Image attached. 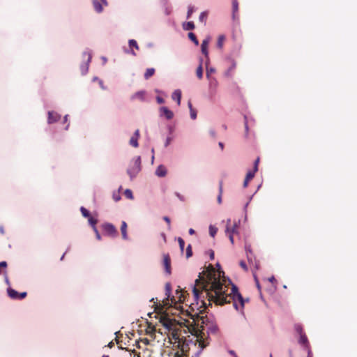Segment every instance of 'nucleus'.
<instances>
[{
    "mask_svg": "<svg viewBox=\"0 0 357 357\" xmlns=\"http://www.w3.org/2000/svg\"><path fill=\"white\" fill-rule=\"evenodd\" d=\"M238 293H240L238 287L235 284H232L231 292L230 294H227V296H234L238 294Z\"/></svg>",
    "mask_w": 357,
    "mask_h": 357,
    "instance_id": "nucleus-37",
    "label": "nucleus"
},
{
    "mask_svg": "<svg viewBox=\"0 0 357 357\" xmlns=\"http://www.w3.org/2000/svg\"><path fill=\"white\" fill-rule=\"evenodd\" d=\"M210 38H205L202 43L201 50L203 54L205 55L206 57H208V45L209 43Z\"/></svg>",
    "mask_w": 357,
    "mask_h": 357,
    "instance_id": "nucleus-13",
    "label": "nucleus"
},
{
    "mask_svg": "<svg viewBox=\"0 0 357 357\" xmlns=\"http://www.w3.org/2000/svg\"><path fill=\"white\" fill-rule=\"evenodd\" d=\"M239 225H240V220H238V222H235L232 226L231 225L229 227V232H228L227 234H238V228L239 227Z\"/></svg>",
    "mask_w": 357,
    "mask_h": 357,
    "instance_id": "nucleus-21",
    "label": "nucleus"
},
{
    "mask_svg": "<svg viewBox=\"0 0 357 357\" xmlns=\"http://www.w3.org/2000/svg\"><path fill=\"white\" fill-rule=\"evenodd\" d=\"M156 101L158 104H163L165 102V100L164 98H162V97L160 96H157L156 97Z\"/></svg>",
    "mask_w": 357,
    "mask_h": 357,
    "instance_id": "nucleus-53",
    "label": "nucleus"
},
{
    "mask_svg": "<svg viewBox=\"0 0 357 357\" xmlns=\"http://www.w3.org/2000/svg\"><path fill=\"white\" fill-rule=\"evenodd\" d=\"M201 62H202V61H201ZM196 74L199 79H202L203 77V69H202V63H200L199 66L197 68Z\"/></svg>",
    "mask_w": 357,
    "mask_h": 357,
    "instance_id": "nucleus-28",
    "label": "nucleus"
},
{
    "mask_svg": "<svg viewBox=\"0 0 357 357\" xmlns=\"http://www.w3.org/2000/svg\"><path fill=\"white\" fill-rule=\"evenodd\" d=\"M295 330L298 333H299V335L304 334L303 332V327L301 324H296Z\"/></svg>",
    "mask_w": 357,
    "mask_h": 357,
    "instance_id": "nucleus-43",
    "label": "nucleus"
},
{
    "mask_svg": "<svg viewBox=\"0 0 357 357\" xmlns=\"http://www.w3.org/2000/svg\"><path fill=\"white\" fill-rule=\"evenodd\" d=\"M172 98L176 101L178 105H179L181 104V91L180 89H176L172 94Z\"/></svg>",
    "mask_w": 357,
    "mask_h": 357,
    "instance_id": "nucleus-15",
    "label": "nucleus"
},
{
    "mask_svg": "<svg viewBox=\"0 0 357 357\" xmlns=\"http://www.w3.org/2000/svg\"><path fill=\"white\" fill-rule=\"evenodd\" d=\"M215 72V70L214 68L212 67H206V78H212L213 76L211 75V73H213Z\"/></svg>",
    "mask_w": 357,
    "mask_h": 357,
    "instance_id": "nucleus-34",
    "label": "nucleus"
},
{
    "mask_svg": "<svg viewBox=\"0 0 357 357\" xmlns=\"http://www.w3.org/2000/svg\"><path fill=\"white\" fill-rule=\"evenodd\" d=\"M146 91L144 90L139 91L131 96V100L139 99L141 101L145 100Z\"/></svg>",
    "mask_w": 357,
    "mask_h": 357,
    "instance_id": "nucleus-12",
    "label": "nucleus"
},
{
    "mask_svg": "<svg viewBox=\"0 0 357 357\" xmlns=\"http://www.w3.org/2000/svg\"><path fill=\"white\" fill-rule=\"evenodd\" d=\"M207 17H208L207 11L202 12L199 17V22L202 23H204L205 24L206 22Z\"/></svg>",
    "mask_w": 357,
    "mask_h": 357,
    "instance_id": "nucleus-25",
    "label": "nucleus"
},
{
    "mask_svg": "<svg viewBox=\"0 0 357 357\" xmlns=\"http://www.w3.org/2000/svg\"><path fill=\"white\" fill-rule=\"evenodd\" d=\"M207 79L208 80V96L212 100L216 94L218 82L215 77Z\"/></svg>",
    "mask_w": 357,
    "mask_h": 357,
    "instance_id": "nucleus-3",
    "label": "nucleus"
},
{
    "mask_svg": "<svg viewBox=\"0 0 357 357\" xmlns=\"http://www.w3.org/2000/svg\"><path fill=\"white\" fill-rule=\"evenodd\" d=\"M128 45H129V46H130V47H134V48H135V49H137V50H138V49H139V46H138V45H137V41H136L135 40H134V39H130V40H129V41H128Z\"/></svg>",
    "mask_w": 357,
    "mask_h": 357,
    "instance_id": "nucleus-36",
    "label": "nucleus"
},
{
    "mask_svg": "<svg viewBox=\"0 0 357 357\" xmlns=\"http://www.w3.org/2000/svg\"><path fill=\"white\" fill-rule=\"evenodd\" d=\"M175 195L182 202H184L185 201V197L181 195L179 192H175Z\"/></svg>",
    "mask_w": 357,
    "mask_h": 357,
    "instance_id": "nucleus-52",
    "label": "nucleus"
},
{
    "mask_svg": "<svg viewBox=\"0 0 357 357\" xmlns=\"http://www.w3.org/2000/svg\"><path fill=\"white\" fill-rule=\"evenodd\" d=\"M171 284L169 283H166L165 284V295L167 296V299H169L171 295Z\"/></svg>",
    "mask_w": 357,
    "mask_h": 357,
    "instance_id": "nucleus-31",
    "label": "nucleus"
},
{
    "mask_svg": "<svg viewBox=\"0 0 357 357\" xmlns=\"http://www.w3.org/2000/svg\"><path fill=\"white\" fill-rule=\"evenodd\" d=\"M196 10V8L194 6L189 5L188 7V12H187V18H190L192 13Z\"/></svg>",
    "mask_w": 357,
    "mask_h": 357,
    "instance_id": "nucleus-29",
    "label": "nucleus"
},
{
    "mask_svg": "<svg viewBox=\"0 0 357 357\" xmlns=\"http://www.w3.org/2000/svg\"><path fill=\"white\" fill-rule=\"evenodd\" d=\"M190 118L193 120L196 119L197 118V111L195 109H191V111H190Z\"/></svg>",
    "mask_w": 357,
    "mask_h": 357,
    "instance_id": "nucleus-45",
    "label": "nucleus"
},
{
    "mask_svg": "<svg viewBox=\"0 0 357 357\" xmlns=\"http://www.w3.org/2000/svg\"><path fill=\"white\" fill-rule=\"evenodd\" d=\"M141 164L142 160L140 156H136L130 161L128 168L127 169V174L131 180L135 178L141 171Z\"/></svg>",
    "mask_w": 357,
    "mask_h": 357,
    "instance_id": "nucleus-2",
    "label": "nucleus"
},
{
    "mask_svg": "<svg viewBox=\"0 0 357 357\" xmlns=\"http://www.w3.org/2000/svg\"><path fill=\"white\" fill-rule=\"evenodd\" d=\"M93 8L95 9V10L98 13H100L102 12L103 10V6H108V3H107V0H93Z\"/></svg>",
    "mask_w": 357,
    "mask_h": 357,
    "instance_id": "nucleus-7",
    "label": "nucleus"
},
{
    "mask_svg": "<svg viewBox=\"0 0 357 357\" xmlns=\"http://www.w3.org/2000/svg\"><path fill=\"white\" fill-rule=\"evenodd\" d=\"M235 67H236V63H235V62H233V63H232L231 66V67L229 68V70L226 72L225 75H226L227 76H229V72H230L231 70H234V69L235 68Z\"/></svg>",
    "mask_w": 357,
    "mask_h": 357,
    "instance_id": "nucleus-50",
    "label": "nucleus"
},
{
    "mask_svg": "<svg viewBox=\"0 0 357 357\" xmlns=\"http://www.w3.org/2000/svg\"><path fill=\"white\" fill-rule=\"evenodd\" d=\"M121 231L123 239L128 240V234H127V224L125 221H123L121 222Z\"/></svg>",
    "mask_w": 357,
    "mask_h": 357,
    "instance_id": "nucleus-20",
    "label": "nucleus"
},
{
    "mask_svg": "<svg viewBox=\"0 0 357 357\" xmlns=\"http://www.w3.org/2000/svg\"><path fill=\"white\" fill-rule=\"evenodd\" d=\"M207 252L209 255L210 259L213 260L214 259V252H213V250H209Z\"/></svg>",
    "mask_w": 357,
    "mask_h": 357,
    "instance_id": "nucleus-56",
    "label": "nucleus"
},
{
    "mask_svg": "<svg viewBox=\"0 0 357 357\" xmlns=\"http://www.w3.org/2000/svg\"><path fill=\"white\" fill-rule=\"evenodd\" d=\"M160 322L168 331H171L172 329L173 324L171 319L167 318H161L160 319Z\"/></svg>",
    "mask_w": 357,
    "mask_h": 357,
    "instance_id": "nucleus-14",
    "label": "nucleus"
},
{
    "mask_svg": "<svg viewBox=\"0 0 357 357\" xmlns=\"http://www.w3.org/2000/svg\"><path fill=\"white\" fill-rule=\"evenodd\" d=\"M228 353L231 355L233 357H235V356H237L236 352L234 350H229Z\"/></svg>",
    "mask_w": 357,
    "mask_h": 357,
    "instance_id": "nucleus-64",
    "label": "nucleus"
},
{
    "mask_svg": "<svg viewBox=\"0 0 357 357\" xmlns=\"http://www.w3.org/2000/svg\"><path fill=\"white\" fill-rule=\"evenodd\" d=\"M61 118V115L56 112H48V123L51 124L58 121Z\"/></svg>",
    "mask_w": 357,
    "mask_h": 357,
    "instance_id": "nucleus-10",
    "label": "nucleus"
},
{
    "mask_svg": "<svg viewBox=\"0 0 357 357\" xmlns=\"http://www.w3.org/2000/svg\"><path fill=\"white\" fill-rule=\"evenodd\" d=\"M89 220V225L91 226V227L93 228V229H94V227H96V225L97 224L98 222V220L90 216L89 218H88Z\"/></svg>",
    "mask_w": 357,
    "mask_h": 357,
    "instance_id": "nucleus-32",
    "label": "nucleus"
},
{
    "mask_svg": "<svg viewBox=\"0 0 357 357\" xmlns=\"http://www.w3.org/2000/svg\"><path fill=\"white\" fill-rule=\"evenodd\" d=\"M80 211L84 218H89L91 216L89 211L84 206L80 208Z\"/></svg>",
    "mask_w": 357,
    "mask_h": 357,
    "instance_id": "nucleus-35",
    "label": "nucleus"
},
{
    "mask_svg": "<svg viewBox=\"0 0 357 357\" xmlns=\"http://www.w3.org/2000/svg\"><path fill=\"white\" fill-rule=\"evenodd\" d=\"M248 204H249V202H248L245 206H244V208H243V211L245 213V220H247V208L248 206Z\"/></svg>",
    "mask_w": 357,
    "mask_h": 357,
    "instance_id": "nucleus-54",
    "label": "nucleus"
},
{
    "mask_svg": "<svg viewBox=\"0 0 357 357\" xmlns=\"http://www.w3.org/2000/svg\"><path fill=\"white\" fill-rule=\"evenodd\" d=\"M232 9H233V17L235 16V13L238 11V3L237 0H233L232 1Z\"/></svg>",
    "mask_w": 357,
    "mask_h": 357,
    "instance_id": "nucleus-33",
    "label": "nucleus"
},
{
    "mask_svg": "<svg viewBox=\"0 0 357 357\" xmlns=\"http://www.w3.org/2000/svg\"><path fill=\"white\" fill-rule=\"evenodd\" d=\"M298 342L299 344L304 345L306 349L310 348L309 342L305 333L300 335V339Z\"/></svg>",
    "mask_w": 357,
    "mask_h": 357,
    "instance_id": "nucleus-17",
    "label": "nucleus"
},
{
    "mask_svg": "<svg viewBox=\"0 0 357 357\" xmlns=\"http://www.w3.org/2000/svg\"><path fill=\"white\" fill-rule=\"evenodd\" d=\"M172 140V137L168 136V137L166 138V140H165V147H167V146L169 145V144L171 143Z\"/></svg>",
    "mask_w": 357,
    "mask_h": 357,
    "instance_id": "nucleus-49",
    "label": "nucleus"
},
{
    "mask_svg": "<svg viewBox=\"0 0 357 357\" xmlns=\"http://www.w3.org/2000/svg\"><path fill=\"white\" fill-rule=\"evenodd\" d=\"M125 196L129 199H133L132 192L130 189H126L124 192Z\"/></svg>",
    "mask_w": 357,
    "mask_h": 357,
    "instance_id": "nucleus-39",
    "label": "nucleus"
},
{
    "mask_svg": "<svg viewBox=\"0 0 357 357\" xmlns=\"http://www.w3.org/2000/svg\"><path fill=\"white\" fill-rule=\"evenodd\" d=\"M7 292H8V295L9 296V297L10 298L14 299V300L19 299V293L16 290H15L12 288H8Z\"/></svg>",
    "mask_w": 357,
    "mask_h": 357,
    "instance_id": "nucleus-18",
    "label": "nucleus"
},
{
    "mask_svg": "<svg viewBox=\"0 0 357 357\" xmlns=\"http://www.w3.org/2000/svg\"><path fill=\"white\" fill-rule=\"evenodd\" d=\"M231 226V219L228 218L227 220V225L225 228V233L229 232V227Z\"/></svg>",
    "mask_w": 357,
    "mask_h": 357,
    "instance_id": "nucleus-46",
    "label": "nucleus"
},
{
    "mask_svg": "<svg viewBox=\"0 0 357 357\" xmlns=\"http://www.w3.org/2000/svg\"><path fill=\"white\" fill-rule=\"evenodd\" d=\"M209 331L211 333H215L218 331V327L217 326H212L211 328H209Z\"/></svg>",
    "mask_w": 357,
    "mask_h": 357,
    "instance_id": "nucleus-57",
    "label": "nucleus"
},
{
    "mask_svg": "<svg viewBox=\"0 0 357 357\" xmlns=\"http://www.w3.org/2000/svg\"><path fill=\"white\" fill-rule=\"evenodd\" d=\"M245 252H246L247 259H248V262L249 263H252V249H251L250 245L245 243Z\"/></svg>",
    "mask_w": 357,
    "mask_h": 357,
    "instance_id": "nucleus-19",
    "label": "nucleus"
},
{
    "mask_svg": "<svg viewBox=\"0 0 357 357\" xmlns=\"http://www.w3.org/2000/svg\"><path fill=\"white\" fill-rule=\"evenodd\" d=\"M208 229L211 236L214 237L217 234L218 228L213 225H210Z\"/></svg>",
    "mask_w": 357,
    "mask_h": 357,
    "instance_id": "nucleus-30",
    "label": "nucleus"
},
{
    "mask_svg": "<svg viewBox=\"0 0 357 357\" xmlns=\"http://www.w3.org/2000/svg\"><path fill=\"white\" fill-rule=\"evenodd\" d=\"M4 275H5V282L6 283L8 284V285H10V281L8 280V278L7 276V273L6 271L4 272Z\"/></svg>",
    "mask_w": 357,
    "mask_h": 357,
    "instance_id": "nucleus-62",
    "label": "nucleus"
},
{
    "mask_svg": "<svg viewBox=\"0 0 357 357\" xmlns=\"http://www.w3.org/2000/svg\"><path fill=\"white\" fill-rule=\"evenodd\" d=\"M113 199L115 202H118L121 199V197L119 195H116V194H114L113 195Z\"/></svg>",
    "mask_w": 357,
    "mask_h": 357,
    "instance_id": "nucleus-60",
    "label": "nucleus"
},
{
    "mask_svg": "<svg viewBox=\"0 0 357 357\" xmlns=\"http://www.w3.org/2000/svg\"><path fill=\"white\" fill-rule=\"evenodd\" d=\"M155 73V69L153 68H147L144 73V79H149Z\"/></svg>",
    "mask_w": 357,
    "mask_h": 357,
    "instance_id": "nucleus-23",
    "label": "nucleus"
},
{
    "mask_svg": "<svg viewBox=\"0 0 357 357\" xmlns=\"http://www.w3.org/2000/svg\"><path fill=\"white\" fill-rule=\"evenodd\" d=\"M254 172L249 171L245 176V181L243 182V187L246 188L248 186V182L250 180H251L255 176Z\"/></svg>",
    "mask_w": 357,
    "mask_h": 357,
    "instance_id": "nucleus-22",
    "label": "nucleus"
},
{
    "mask_svg": "<svg viewBox=\"0 0 357 357\" xmlns=\"http://www.w3.org/2000/svg\"><path fill=\"white\" fill-rule=\"evenodd\" d=\"M192 255V246L189 244L186 248V257L189 258Z\"/></svg>",
    "mask_w": 357,
    "mask_h": 357,
    "instance_id": "nucleus-42",
    "label": "nucleus"
},
{
    "mask_svg": "<svg viewBox=\"0 0 357 357\" xmlns=\"http://www.w3.org/2000/svg\"><path fill=\"white\" fill-rule=\"evenodd\" d=\"M307 357H312V352L310 348L307 349Z\"/></svg>",
    "mask_w": 357,
    "mask_h": 357,
    "instance_id": "nucleus-63",
    "label": "nucleus"
},
{
    "mask_svg": "<svg viewBox=\"0 0 357 357\" xmlns=\"http://www.w3.org/2000/svg\"><path fill=\"white\" fill-rule=\"evenodd\" d=\"M159 116L167 120H171L174 117V112L168 107L163 106L159 108Z\"/></svg>",
    "mask_w": 357,
    "mask_h": 357,
    "instance_id": "nucleus-6",
    "label": "nucleus"
},
{
    "mask_svg": "<svg viewBox=\"0 0 357 357\" xmlns=\"http://www.w3.org/2000/svg\"><path fill=\"white\" fill-rule=\"evenodd\" d=\"M102 228L105 235L116 237L118 234L116 227L111 223H104Z\"/></svg>",
    "mask_w": 357,
    "mask_h": 357,
    "instance_id": "nucleus-4",
    "label": "nucleus"
},
{
    "mask_svg": "<svg viewBox=\"0 0 357 357\" xmlns=\"http://www.w3.org/2000/svg\"><path fill=\"white\" fill-rule=\"evenodd\" d=\"M83 56H84V58L86 56V62H83L80 65V70H81L82 75H84L88 73L89 66V63L91 61L92 55L89 52H84Z\"/></svg>",
    "mask_w": 357,
    "mask_h": 357,
    "instance_id": "nucleus-5",
    "label": "nucleus"
},
{
    "mask_svg": "<svg viewBox=\"0 0 357 357\" xmlns=\"http://www.w3.org/2000/svg\"><path fill=\"white\" fill-rule=\"evenodd\" d=\"M197 342H199V347H200L199 349L195 354V357H199L201 353L202 352L203 349L207 346L208 344L204 343V342L201 341L199 337H197L196 340Z\"/></svg>",
    "mask_w": 357,
    "mask_h": 357,
    "instance_id": "nucleus-16",
    "label": "nucleus"
},
{
    "mask_svg": "<svg viewBox=\"0 0 357 357\" xmlns=\"http://www.w3.org/2000/svg\"><path fill=\"white\" fill-rule=\"evenodd\" d=\"M163 220L167 223V225H168V229H170V228H171L170 218L168 216H164L163 217Z\"/></svg>",
    "mask_w": 357,
    "mask_h": 357,
    "instance_id": "nucleus-48",
    "label": "nucleus"
},
{
    "mask_svg": "<svg viewBox=\"0 0 357 357\" xmlns=\"http://www.w3.org/2000/svg\"><path fill=\"white\" fill-rule=\"evenodd\" d=\"M163 265L165 273L168 275L171 274V259L168 254L163 255Z\"/></svg>",
    "mask_w": 357,
    "mask_h": 357,
    "instance_id": "nucleus-8",
    "label": "nucleus"
},
{
    "mask_svg": "<svg viewBox=\"0 0 357 357\" xmlns=\"http://www.w3.org/2000/svg\"><path fill=\"white\" fill-rule=\"evenodd\" d=\"M224 40H225V36H220L218 37V43H217V47L218 48H222V47Z\"/></svg>",
    "mask_w": 357,
    "mask_h": 357,
    "instance_id": "nucleus-40",
    "label": "nucleus"
},
{
    "mask_svg": "<svg viewBox=\"0 0 357 357\" xmlns=\"http://www.w3.org/2000/svg\"><path fill=\"white\" fill-rule=\"evenodd\" d=\"M195 283L196 285L200 286L202 297L208 300L209 305H211V302L222 305L230 303V301L232 300L233 305L236 310H239V308L243 309L245 299L241 293H238L234 296H227V287L224 286L219 280L214 278L212 281H206L199 273V278L195 280Z\"/></svg>",
    "mask_w": 357,
    "mask_h": 357,
    "instance_id": "nucleus-1",
    "label": "nucleus"
},
{
    "mask_svg": "<svg viewBox=\"0 0 357 357\" xmlns=\"http://www.w3.org/2000/svg\"><path fill=\"white\" fill-rule=\"evenodd\" d=\"M254 278H255V282H256V285H257V287L259 290H260L261 289V286L259 284V280L257 278V276L254 274Z\"/></svg>",
    "mask_w": 357,
    "mask_h": 357,
    "instance_id": "nucleus-59",
    "label": "nucleus"
},
{
    "mask_svg": "<svg viewBox=\"0 0 357 357\" xmlns=\"http://www.w3.org/2000/svg\"><path fill=\"white\" fill-rule=\"evenodd\" d=\"M259 158H257L255 160L253 170H250L251 172H254L255 174L258 171V164H259Z\"/></svg>",
    "mask_w": 357,
    "mask_h": 357,
    "instance_id": "nucleus-44",
    "label": "nucleus"
},
{
    "mask_svg": "<svg viewBox=\"0 0 357 357\" xmlns=\"http://www.w3.org/2000/svg\"><path fill=\"white\" fill-rule=\"evenodd\" d=\"M26 294H27L25 291L19 293V299L18 300H22V299L24 298L26 296Z\"/></svg>",
    "mask_w": 357,
    "mask_h": 357,
    "instance_id": "nucleus-55",
    "label": "nucleus"
},
{
    "mask_svg": "<svg viewBox=\"0 0 357 357\" xmlns=\"http://www.w3.org/2000/svg\"><path fill=\"white\" fill-rule=\"evenodd\" d=\"M139 130L138 129H137L133 135L130 137V141H129V144L132 146V147H135V148H137L139 146V143H138V139L139 138Z\"/></svg>",
    "mask_w": 357,
    "mask_h": 357,
    "instance_id": "nucleus-9",
    "label": "nucleus"
},
{
    "mask_svg": "<svg viewBox=\"0 0 357 357\" xmlns=\"http://www.w3.org/2000/svg\"><path fill=\"white\" fill-rule=\"evenodd\" d=\"M239 264L245 271H248V266L244 261H241Z\"/></svg>",
    "mask_w": 357,
    "mask_h": 357,
    "instance_id": "nucleus-51",
    "label": "nucleus"
},
{
    "mask_svg": "<svg viewBox=\"0 0 357 357\" xmlns=\"http://www.w3.org/2000/svg\"><path fill=\"white\" fill-rule=\"evenodd\" d=\"M222 181H220L219 182V195L217 197V201L218 202V204H221L222 203Z\"/></svg>",
    "mask_w": 357,
    "mask_h": 357,
    "instance_id": "nucleus-26",
    "label": "nucleus"
},
{
    "mask_svg": "<svg viewBox=\"0 0 357 357\" xmlns=\"http://www.w3.org/2000/svg\"><path fill=\"white\" fill-rule=\"evenodd\" d=\"M167 170L166 167L162 165H160L157 167L155 172V175L160 178L165 177L167 175Z\"/></svg>",
    "mask_w": 357,
    "mask_h": 357,
    "instance_id": "nucleus-11",
    "label": "nucleus"
},
{
    "mask_svg": "<svg viewBox=\"0 0 357 357\" xmlns=\"http://www.w3.org/2000/svg\"><path fill=\"white\" fill-rule=\"evenodd\" d=\"M183 28L184 30H193L195 29V24L192 21L183 23Z\"/></svg>",
    "mask_w": 357,
    "mask_h": 357,
    "instance_id": "nucleus-24",
    "label": "nucleus"
},
{
    "mask_svg": "<svg viewBox=\"0 0 357 357\" xmlns=\"http://www.w3.org/2000/svg\"><path fill=\"white\" fill-rule=\"evenodd\" d=\"M98 83H99V85H100V86L101 87L102 89H103V90L106 89V86H105V85L103 84L102 80L99 79V82Z\"/></svg>",
    "mask_w": 357,
    "mask_h": 357,
    "instance_id": "nucleus-61",
    "label": "nucleus"
},
{
    "mask_svg": "<svg viewBox=\"0 0 357 357\" xmlns=\"http://www.w3.org/2000/svg\"><path fill=\"white\" fill-rule=\"evenodd\" d=\"M188 38L190 40H192L195 45H199V41L197 39V37L195 36V34L192 32H190L188 33Z\"/></svg>",
    "mask_w": 357,
    "mask_h": 357,
    "instance_id": "nucleus-27",
    "label": "nucleus"
},
{
    "mask_svg": "<svg viewBox=\"0 0 357 357\" xmlns=\"http://www.w3.org/2000/svg\"><path fill=\"white\" fill-rule=\"evenodd\" d=\"M192 292H193V294H194V297H195V301H198L199 298V289H197L196 287V286H195L193 287V289H192Z\"/></svg>",
    "mask_w": 357,
    "mask_h": 357,
    "instance_id": "nucleus-38",
    "label": "nucleus"
},
{
    "mask_svg": "<svg viewBox=\"0 0 357 357\" xmlns=\"http://www.w3.org/2000/svg\"><path fill=\"white\" fill-rule=\"evenodd\" d=\"M226 234L228 236L231 244H234V236H233L234 234Z\"/></svg>",
    "mask_w": 357,
    "mask_h": 357,
    "instance_id": "nucleus-58",
    "label": "nucleus"
},
{
    "mask_svg": "<svg viewBox=\"0 0 357 357\" xmlns=\"http://www.w3.org/2000/svg\"><path fill=\"white\" fill-rule=\"evenodd\" d=\"M93 231H94V232H95V234H96V238H97L98 240H99V241H100V240H101V236H100V233H99V231H98V230L97 227H94V229H93Z\"/></svg>",
    "mask_w": 357,
    "mask_h": 357,
    "instance_id": "nucleus-47",
    "label": "nucleus"
},
{
    "mask_svg": "<svg viewBox=\"0 0 357 357\" xmlns=\"http://www.w3.org/2000/svg\"><path fill=\"white\" fill-rule=\"evenodd\" d=\"M178 244H179L180 250L183 252V250H184V246H185V241H183V239L182 238L178 237Z\"/></svg>",
    "mask_w": 357,
    "mask_h": 357,
    "instance_id": "nucleus-41",
    "label": "nucleus"
}]
</instances>
